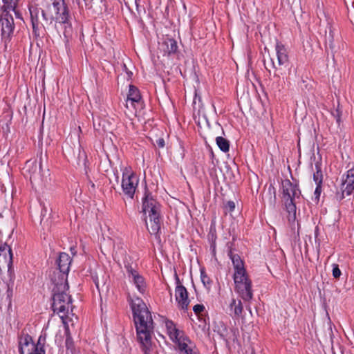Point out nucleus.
Returning <instances> with one entry per match:
<instances>
[{"mask_svg":"<svg viewBox=\"0 0 354 354\" xmlns=\"http://www.w3.org/2000/svg\"><path fill=\"white\" fill-rule=\"evenodd\" d=\"M131 309L136 324L137 339L145 354L151 347L153 323L146 304L140 298L131 300Z\"/></svg>","mask_w":354,"mask_h":354,"instance_id":"nucleus-1","label":"nucleus"},{"mask_svg":"<svg viewBox=\"0 0 354 354\" xmlns=\"http://www.w3.org/2000/svg\"><path fill=\"white\" fill-rule=\"evenodd\" d=\"M232 262L234 274L233 279L235 290L245 301L252 298V281L245 268L244 263L238 254H230Z\"/></svg>","mask_w":354,"mask_h":354,"instance_id":"nucleus-2","label":"nucleus"},{"mask_svg":"<svg viewBox=\"0 0 354 354\" xmlns=\"http://www.w3.org/2000/svg\"><path fill=\"white\" fill-rule=\"evenodd\" d=\"M42 17L46 21H56L55 27L63 26L64 35L67 37L71 32V25L68 21V10L64 0H46V6L42 10Z\"/></svg>","mask_w":354,"mask_h":354,"instance_id":"nucleus-3","label":"nucleus"},{"mask_svg":"<svg viewBox=\"0 0 354 354\" xmlns=\"http://www.w3.org/2000/svg\"><path fill=\"white\" fill-rule=\"evenodd\" d=\"M68 289V284L63 279L53 289L54 294L52 307L53 311L59 315L64 324H67L68 320L73 321V319L70 317V315L74 316L73 314L72 299L67 292Z\"/></svg>","mask_w":354,"mask_h":354,"instance_id":"nucleus-4","label":"nucleus"},{"mask_svg":"<svg viewBox=\"0 0 354 354\" xmlns=\"http://www.w3.org/2000/svg\"><path fill=\"white\" fill-rule=\"evenodd\" d=\"M159 205L151 194L143 198L142 211L145 216V224L151 234H156L160 229Z\"/></svg>","mask_w":354,"mask_h":354,"instance_id":"nucleus-5","label":"nucleus"},{"mask_svg":"<svg viewBox=\"0 0 354 354\" xmlns=\"http://www.w3.org/2000/svg\"><path fill=\"white\" fill-rule=\"evenodd\" d=\"M301 192L296 184L292 183L289 180L282 181V201L288 212L289 222H295L296 219L295 199L298 198Z\"/></svg>","mask_w":354,"mask_h":354,"instance_id":"nucleus-6","label":"nucleus"},{"mask_svg":"<svg viewBox=\"0 0 354 354\" xmlns=\"http://www.w3.org/2000/svg\"><path fill=\"white\" fill-rule=\"evenodd\" d=\"M24 170V174L28 176L31 183L38 186L44 185L50 176L48 169L43 171L41 158L39 162L35 160H28Z\"/></svg>","mask_w":354,"mask_h":354,"instance_id":"nucleus-7","label":"nucleus"},{"mask_svg":"<svg viewBox=\"0 0 354 354\" xmlns=\"http://www.w3.org/2000/svg\"><path fill=\"white\" fill-rule=\"evenodd\" d=\"M139 179L129 167H126L122 171V188L124 194L133 198L138 185Z\"/></svg>","mask_w":354,"mask_h":354,"instance_id":"nucleus-8","label":"nucleus"},{"mask_svg":"<svg viewBox=\"0 0 354 354\" xmlns=\"http://www.w3.org/2000/svg\"><path fill=\"white\" fill-rule=\"evenodd\" d=\"M19 344L21 354H45L43 345L40 343V338L35 344L31 336L25 335L20 337Z\"/></svg>","mask_w":354,"mask_h":354,"instance_id":"nucleus-9","label":"nucleus"},{"mask_svg":"<svg viewBox=\"0 0 354 354\" xmlns=\"http://www.w3.org/2000/svg\"><path fill=\"white\" fill-rule=\"evenodd\" d=\"M0 28L1 35L6 39H9L13 34L15 29L14 19L12 16L8 13V11L4 10L1 19Z\"/></svg>","mask_w":354,"mask_h":354,"instance_id":"nucleus-10","label":"nucleus"},{"mask_svg":"<svg viewBox=\"0 0 354 354\" xmlns=\"http://www.w3.org/2000/svg\"><path fill=\"white\" fill-rule=\"evenodd\" d=\"M12 265V254L10 247L6 243L0 245V272L9 270Z\"/></svg>","mask_w":354,"mask_h":354,"instance_id":"nucleus-11","label":"nucleus"},{"mask_svg":"<svg viewBox=\"0 0 354 354\" xmlns=\"http://www.w3.org/2000/svg\"><path fill=\"white\" fill-rule=\"evenodd\" d=\"M175 298L178 307L183 310H187L189 304L188 292L187 289L180 283L178 280V285L175 289Z\"/></svg>","mask_w":354,"mask_h":354,"instance_id":"nucleus-12","label":"nucleus"},{"mask_svg":"<svg viewBox=\"0 0 354 354\" xmlns=\"http://www.w3.org/2000/svg\"><path fill=\"white\" fill-rule=\"evenodd\" d=\"M174 342L178 344L180 354H198L194 344L184 333Z\"/></svg>","mask_w":354,"mask_h":354,"instance_id":"nucleus-13","label":"nucleus"},{"mask_svg":"<svg viewBox=\"0 0 354 354\" xmlns=\"http://www.w3.org/2000/svg\"><path fill=\"white\" fill-rule=\"evenodd\" d=\"M342 194L337 196L338 200H342L344 198V193L350 195L354 190V167L347 171L346 178L343 180L342 184Z\"/></svg>","mask_w":354,"mask_h":354,"instance_id":"nucleus-14","label":"nucleus"},{"mask_svg":"<svg viewBox=\"0 0 354 354\" xmlns=\"http://www.w3.org/2000/svg\"><path fill=\"white\" fill-rule=\"evenodd\" d=\"M126 268L129 277L131 279L138 291L144 293L146 290V283L143 277L131 266H126Z\"/></svg>","mask_w":354,"mask_h":354,"instance_id":"nucleus-15","label":"nucleus"},{"mask_svg":"<svg viewBox=\"0 0 354 354\" xmlns=\"http://www.w3.org/2000/svg\"><path fill=\"white\" fill-rule=\"evenodd\" d=\"M176 41L170 38H167L159 44L160 51L163 53V55H169L175 53L177 50Z\"/></svg>","mask_w":354,"mask_h":354,"instance_id":"nucleus-16","label":"nucleus"},{"mask_svg":"<svg viewBox=\"0 0 354 354\" xmlns=\"http://www.w3.org/2000/svg\"><path fill=\"white\" fill-rule=\"evenodd\" d=\"M140 100L141 95L139 90L136 86L130 85L129 93L127 95L126 108H129V102H131V106H134L135 103H137L138 105H141Z\"/></svg>","mask_w":354,"mask_h":354,"instance_id":"nucleus-17","label":"nucleus"},{"mask_svg":"<svg viewBox=\"0 0 354 354\" xmlns=\"http://www.w3.org/2000/svg\"><path fill=\"white\" fill-rule=\"evenodd\" d=\"M71 263V257L67 253H60L57 259V265L61 272L64 274L67 273L69 270Z\"/></svg>","mask_w":354,"mask_h":354,"instance_id":"nucleus-18","label":"nucleus"},{"mask_svg":"<svg viewBox=\"0 0 354 354\" xmlns=\"http://www.w3.org/2000/svg\"><path fill=\"white\" fill-rule=\"evenodd\" d=\"M275 50L277 58V66H281L287 63L288 61V57L285 46L281 43H277Z\"/></svg>","mask_w":354,"mask_h":354,"instance_id":"nucleus-19","label":"nucleus"},{"mask_svg":"<svg viewBox=\"0 0 354 354\" xmlns=\"http://www.w3.org/2000/svg\"><path fill=\"white\" fill-rule=\"evenodd\" d=\"M165 327L168 335L173 342H175L184 333L182 330H178L171 321L167 320L165 322Z\"/></svg>","mask_w":354,"mask_h":354,"instance_id":"nucleus-20","label":"nucleus"},{"mask_svg":"<svg viewBox=\"0 0 354 354\" xmlns=\"http://www.w3.org/2000/svg\"><path fill=\"white\" fill-rule=\"evenodd\" d=\"M230 308L234 311L235 316L240 317L242 315L243 308L240 300L236 301V299H232L230 304Z\"/></svg>","mask_w":354,"mask_h":354,"instance_id":"nucleus-21","label":"nucleus"},{"mask_svg":"<svg viewBox=\"0 0 354 354\" xmlns=\"http://www.w3.org/2000/svg\"><path fill=\"white\" fill-rule=\"evenodd\" d=\"M216 145H218V147L222 151L227 152L229 151L230 142L227 139H225L221 136H218L216 138Z\"/></svg>","mask_w":354,"mask_h":354,"instance_id":"nucleus-22","label":"nucleus"},{"mask_svg":"<svg viewBox=\"0 0 354 354\" xmlns=\"http://www.w3.org/2000/svg\"><path fill=\"white\" fill-rule=\"evenodd\" d=\"M33 32L36 34L38 28V17L37 8H29Z\"/></svg>","mask_w":354,"mask_h":354,"instance_id":"nucleus-23","label":"nucleus"},{"mask_svg":"<svg viewBox=\"0 0 354 354\" xmlns=\"http://www.w3.org/2000/svg\"><path fill=\"white\" fill-rule=\"evenodd\" d=\"M315 172L313 174V179L316 184H322L323 175L322 172L321 163L317 162L315 165Z\"/></svg>","mask_w":354,"mask_h":354,"instance_id":"nucleus-24","label":"nucleus"},{"mask_svg":"<svg viewBox=\"0 0 354 354\" xmlns=\"http://www.w3.org/2000/svg\"><path fill=\"white\" fill-rule=\"evenodd\" d=\"M19 0H3L4 10H15L17 8Z\"/></svg>","mask_w":354,"mask_h":354,"instance_id":"nucleus-25","label":"nucleus"},{"mask_svg":"<svg viewBox=\"0 0 354 354\" xmlns=\"http://www.w3.org/2000/svg\"><path fill=\"white\" fill-rule=\"evenodd\" d=\"M139 0H124L126 6L130 10L132 7L135 6L137 9L138 8Z\"/></svg>","mask_w":354,"mask_h":354,"instance_id":"nucleus-26","label":"nucleus"},{"mask_svg":"<svg viewBox=\"0 0 354 354\" xmlns=\"http://www.w3.org/2000/svg\"><path fill=\"white\" fill-rule=\"evenodd\" d=\"M264 65L267 70L270 71V68H277L276 64L274 62L272 58H270L268 61L264 60Z\"/></svg>","mask_w":354,"mask_h":354,"instance_id":"nucleus-27","label":"nucleus"},{"mask_svg":"<svg viewBox=\"0 0 354 354\" xmlns=\"http://www.w3.org/2000/svg\"><path fill=\"white\" fill-rule=\"evenodd\" d=\"M341 274H342V272L339 268L338 265L333 264V277L335 279H338L340 277Z\"/></svg>","mask_w":354,"mask_h":354,"instance_id":"nucleus-28","label":"nucleus"},{"mask_svg":"<svg viewBox=\"0 0 354 354\" xmlns=\"http://www.w3.org/2000/svg\"><path fill=\"white\" fill-rule=\"evenodd\" d=\"M204 306L201 304H196L193 308V310L196 315L200 314L201 312L204 310Z\"/></svg>","mask_w":354,"mask_h":354,"instance_id":"nucleus-29","label":"nucleus"},{"mask_svg":"<svg viewBox=\"0 0 354 354\" xmlns=\"http://www.w3.org/2000/svg\"><path fill=\"white\" fill-rule=\"evenodd\" d=\"M225 208L228 212H232L235 208V203L233 201H228L225 204Z\"/></svg>","mask_w":354,"mask_h":354,"instance_id":"nucleus-30","label":"nucleus"},{"mask_svg":"<svg viewBox=\"0 0 354 354\" xmlns=\"http://www.w3.org/2000/svg\"><path fill=\"white\" fill-rule=\"evenodd\" d=\"M124 250H123V248H118V250H115V248L113 249V257L115 259H118L119 258V254H123L124 252Z\"/></svg>","mask_w":354,"mask_h":354,"instance_id":"nucleus-31","label":"nucleus"},{"mask_svg":"<svg viewBox=\"0 0 354 354\" xmlns=\"http://www.w3.org/2000/svg\"><path fill=\"white\" fill-rule=\"evenodd\" d=\"M155 145L159 148H163L165 145V142L163 138H158L156 140Z\"/></svg>","mask_w":354,"mask_h":354,"instance_id":"nucleus-32","label":"nucleus"},{"mask_svg":"<svg viewBox=\"0 0 354 354\" xmlns=\"http://www.w3.org/2000/svg\"><path fill=\"white\" fill-rule=\"evenodd\" d=\"M201 280L205 285L209 284V279L203 272H201Z\"/></svg>","mask_w":354,"mask_h":354,"instance_id":"nucleus-33","label":"nucleus"},{"mask_svg":"<svg viewBox=\"0 0 354 354\" xmlns=\"http://www.w3.org/2000/svg\"><path fill=\"white\" fill-rule=\"evenodd\" d=\"M316 185H317V187H316V189L315 191V194L317 195V196H319L321 193V185L322 184H316Z\"/></svg>","mask_w":354,"mask_h":354,"instance_id":"nucleus-34","label":"nucleus"},{"mask_svg":"<svg viewBox=\"0 0 354 354\" xmlns=\"http://www.w3.org/2000/svg\"><path fill=\"white\" fill-rule=\"evenodd\" d=\"M15 14L16 17L19 19H22L20 12L17 10V8L15 10H12Z\"/></svg>","mask_w":354,"mask_h":354,"instance_id":"nucleus-35","label":"nucleus"},{"mask_svg":"<svg viewBox=\"0 0 354 354\" xmlns=\"http://www.w3.org/2000/svg\"><path fill=\"white\" fill-rule=\"evenodd\" d=\"M136 105H138V104H137V103H135V105H134V106H131V102H129V108H127V109H130V110H131V109H136Z\"/></svg>","mask_w":354,"mask_h":354,"instance_id":"nucleus-36","label":"nucleus"},{"mask_svg":"<svg viewBox=\"0 0 354 354\" xmlns=\"http://www.w3.org/2000/svg\"><path fill=\"white\" fill-rule=\"evenodd\" d=\"M84 165H86V156L85 154H84Z\"/></svg>","mask_w":354,"mask_h":354,"instance_id":"nucleus-37","label":"nucleus"},{"mask_svg":"<svg viewBox=\"0 0 354 354\" xmlns=\"http://www.w3.org/2000/svg\"><path fill=\"white\" fill-rule=\"evenodd\" d=\"M91 187H93V188L95 187L94 183H91Z\"/></svg>","mask_w":354,"mask_h":354,"instance_id":"nucleus-38","label":"nucleus"},{"mask_svg":"<svg viewBox=\"0 0 354 354\" xmlns=\"http://www.w3.org/2000/svg\"><path fill=\"white\" fill-rule=\"evenodd\" d=\"M274 198H276V196H275V193L274 192Z\"/></svg>","mask_w":354,"mask_h":354,"instance_id":"nucleus-39","label":"nucleus"}]
</instances>
